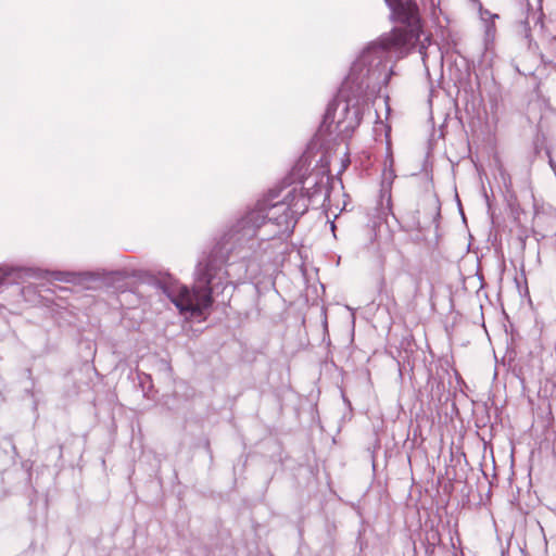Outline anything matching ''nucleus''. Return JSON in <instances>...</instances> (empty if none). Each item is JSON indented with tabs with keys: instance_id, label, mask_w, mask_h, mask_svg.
<instances>
[{
	"instance_id": "f03ea898",
	"label": "nucleus",
	"mask_w": 556,
	"mask_h": 556,
	"mask_svg": "<svg viewBox=\"0 0 556 556\" xmlns=\"http://www.w3.org/2000/svg\"><path fill=\"white\" fill-rule=\"evenodd\" d=\"M309 204V199L302 190L290 191L282 201L273 202V199L260 201L239 223L238 232L243 237L254 236L256 229L265 224L277 226L278 233L292 231L298 218L303 215Z\"/></svg>"
},
{
	"instance_id": "20e7f679",
	"label": "nucleus",
	"mask_w": 556,
	"mask_h": 556,
	"mask_svg": "<svg viewBox=\"0 0 556 556\" xmlns=\"http://www.w3.org/2000/svg\"><path fill=\"white\" fill-rule=\"evenodd\" d=\"M486 16H488L490 20H492V21H493L494 18H496V17H497V15H496V14H491L490 12L485 11V12H483V13H482V18H483V20H486Z\"/></svg>"
},
{
	"instance_id": "39448f33",
	"label": "nucleus",
	"mask_w": 556,
	"mask_h": 556,
	"mask_svg": "<svg viewBox=\"0 0 556 556\" xmlns=\"http://www.w3.org/2000/svg\"><path fill=\"white\" fill-rule=\"evenodd\" d=\"M5 276H7V273H4L0 269V286L4 282Z\"/></svg>"
},
{
	"instance_id": "f257e3e1",
	"label": "nucleus",
	"mask_w": 556,
	"mask_h": 556,
	"mask_svg": "<svg viewBox=\"0 0 556 556\" xmlns=\"http://www.w3.org/2000/svg\"><path fill=\"white\" fill-rule=\"evenodd\" d=\"M394 18L403 26L381 36L366 47L353 63L342 84L338 99L331 103L325 115V123H336V130L349 136L362 119L361 105L367 100V90L376 92L387 85L392 74L393 58L406 55L420 40L421 25L417 5L410 0H386Z\"/></svg>"
},
{
	"instance_id": "423d86ee",
	"label": "nucleus",
	"mask_w": 556,
	"mask_h": 556,
	"mask_svg": "<svg viewBox=\"0 0 556 556\" xmlns=\"http://www.w3.org/2000/svg\"><path fill=\"white\" fill-rule=\"evenodd\" d=\"M495 30V27L493 25V23L488 27V30L486 33L490 34L491 31H494Z\"/></svg>"
},
{
	"instance_id": "7ed1b4c3",
	"label": "nucleus",
	"mask_w": 556,
	"mask_h": 556,
	"mask_svg": "<svg viewBox=\"0 0 556 556\" xmlns=\"http://www.w3.org/2000/svg\"><path fill=\"white\" fill-rule=\"evenodd\" d=\"M201 265H199L197 274V285L193 291L178 282H169L164 287V291L176 307L181 313H190L191 316H201L203 312L212 304L211 293L216 285L214 279L216 274H212L211 269L200 274Z\"/></svg>"
}]
</instances>
